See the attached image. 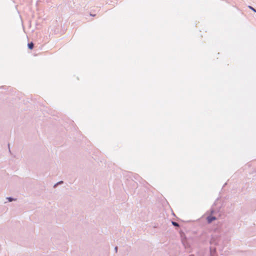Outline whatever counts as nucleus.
I'll return each instance as SVG.
<instances>
[{"instance_id":"5","label":"nucleus","mask_w":256,"mask_h":256,"mask_svg":"<svg viewBox=\"0 0 256 256\" xmlns=\"http://www.w3.org/2000/svg\"><path fill=\"white\" fill-rule=\"evenodd\" d=\"M8 199L10 202H12V199L11 198H8Z\"/></svg>"},{"instance_id":"1","label":"nucleus","mask_w":256,"mask_h":256,"mask_svg":"<svg viewBox=\"0 0 256 256\" xmlns=\"http://www.w3.org/2000/svg\"><path fill=\"white\" fill-rule=\"evenodd\" d=\"M216 220V218L212 216H210L207 218V220L208 223H210L213 220Z\"/></svg>"},{"instance_id":"2","label":"nucleus","mask_w":256,"mask_h":256,"mask_svg":"<svg viewBox=\"0 0 256 256\" xmlns=\"http://www.w3.org/2000/svg\"><path fill=\"white\" fill-rule=\"evenodd\" d=\"M28 48L30 49V50H32L34 48V44L32 42H30L28 44Z\"/></svg>"},{"instance_id":"4","label":"nucleus","mask_w":256,"mask_h":256,"mask_svg":"<svg viewBox=\"0 0 256 256\" xmlns=\"http://www.w3.org/2000/svg\"><path fill=\"white\" fill-rule=\"evenodd\" d=\"M172 224L175 226H178V223H176V222H172Z\"/></svg>"},{"instance_id":"6","label":"nucleus","mask_w":256,"mask_h":256,"mask_svg":"<svg viewBox=\"0 0 256 256\" xmlns=\"http://www.w3.org/2000/svg\"><path fill=\"white\" fill-rule=\"evenodd\" d=\"M117 250H118V248H117V247H116V248H115V250H116V252H117Z\"/></svg>"},{"instance_id":"3","label":"nucleus","mask_w":256,"mask_h":256,"mask_svg":"<svg viewBox=\"0 0 256 256\" xmlns=\"http://www.w3.org/2000/svg\"><path fill=\"white\" fill-rule=\"evenodd\" d=\"M248 8H250L251 10H252L254 12H256V10H255L254 8H253L252 6H249Z\"/></svg>"}]
</instances>
